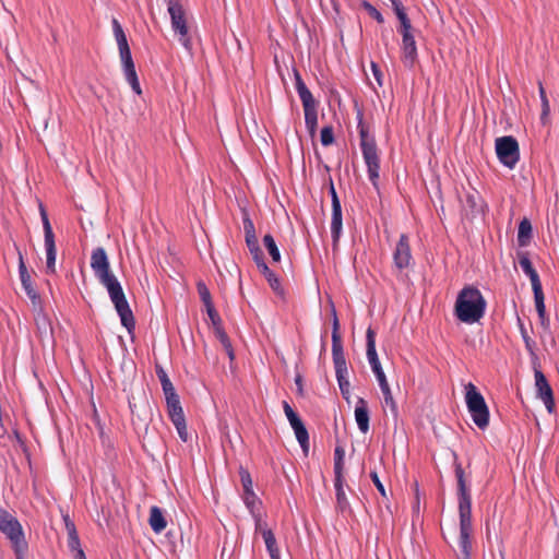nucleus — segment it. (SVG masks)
Here are the masks:
<instances>
[{
  "label": "nucleus",
  "mask_w": 559,
  "mask_h": 559,
  "mask_svg": "<svg viewBox=\"0 0 559 559\" xmlns=\"http://www.w3.org/2000/svg\"><path fill=\"white\" fill-rule=\"evenodd\" d=\"M486 300L475 286H465L457 295L454 312L464 323L478 322L485 314Z\"/></svg>",
  "instance_id": "f257e3e1"
},
{
  "label": "nucleus",
  "mask_w": 559,
  "mask_h": 559,
  "mask_svg": "<svg viewBox=\"0 0 559 559\" xmlns=\"http://www.w3.org/2000/svg\"><path fill=\"white\" fill-rule=\"evenodd\" d=\"M357 129L359 132L360 148L364 160L367 166L369 180L371 181L372 186L378 190V181L380 177V156L378 153L376 139L374 136L369 134V129L364 122L361 112H358Z\"/></svg>",
  "instance_id": "f03ea898"
},
{
  "label": "nucleus",
  "mask_w": 559,
  "mask_h": 559,
  "mask_svg": "<svg viewBox=\"0 0 559 559\" xmlns=\"http://www.w3.org/2000/svg\"><path fill=\"white\" fill-rule=\"evenodd\" d=\"M100 284L107 288L110 300L120 317L122 325L131 332L135 326V320L121 284L116 276L107 278L105 282H100Z\"/></svg>",
  "instance_id": "7ed1b4c3"
},
{
  "label": "nucleus",
  "mask_w": 559,
  "mask_h": 559,
  "mask_svg": "<svg viewBox=\"0 0 559 559\" xmlns=\"http://www.w3.org/2000/svg\"><path fill=\"white\" fill-rule=\"evenodd\" d=\"M457 481L460 530H473L472 526V498L465 480V473L460 463L455 464Z\"/></svg>",
  "instance_id": "20e7f679"
},
{
  "label": "nucleus",
  "mask_w": 559,
  "mask_h": 559,
  "mask_svg": "<svg viewBox=\"0 0 559 559\" xmlns=\"http://www.w3.org/2000/svg\"><path fill=\"white\" fill-rule=\"evenodd\" d=\"M465 389V401L473 421L479 429L484 430L489 425V409L485 399L473 383L469 382Z\"/></svg>",
  "instance_id": "39448f33"
},
{
  "label": "nucleus",
  "mask_w": 559,
  "mask_h": 559,
  "mask_svg": "<svg viewBox=\"0 0 559 559\" xmlns=\"http://www.w3.org/2000/svg\"><path fill=\"white\" fill-rule=\"evenodd\" d=\"M531 361L534 371L537 396L543 401L548 413L551 414L555 412L554 392L542 370L539 358L535 352H532Z\"/></svg>",
  "instance_id": "423d86ee"
},
{
  "label": "nucleus",
  "mask_w": 559,
  "mask_h": 559,
  "mask_svg": "<svg viewBox=\"0 0 559 559\" xmlns=\"http://www.w3.org/2000/svg\"><path fill=\"white\" fill-rule=\"evenodd\" d=\"M167 413L168 416L177 429L178 436L181 441L187 442L189 440V433L187 430L186 417L180 403L179 395L176 391L165 394Z\"/></svg>",
  "instance_id": "0eeeda50"
},
{
  "label": "nucleus",
  "mask_w": 559,
  "mask_h": 559,
  "mask_svg": "<svg viewBox=\"0 0 559 559\" xmlns=\"http://www.w3.org/2000/svg\"><path fill=\"white\" fill-rule=\"evenodd\" d=\"M496 153L499 162L513 169L520 159L519 143L512 135H504L496 140Z\"/></svg>",
  "instance_id": "6e6552de"
},
{
  "label": "nucleus",
  "mask_w": 559,
  "mask_h": 559,
  "mask_svg": "<svg viewBox=\"0 0 559 559\" xmlns=\"http://www.w3.org/2000/svg\"><path fill=\"white\" fill-rule=\"evenodd\" d=\"M40 217L43 222L44 228V239H45V248H46V272L48 274L56 273V242H55V234L52 231L51 224L48 218V214L43 204L39 205Z\"/></svg>",
  "instance_id": "1a4fd4ad"
},
{
  "label": "nucleus",
  "mask_w": 559,
  "mask_h": 559,
  "mask_svg": "<svg viewBox=\"0 0 559 559\" xmlns=\"http://www.w3.org/2000/svg\"><path fill=\"white\" fill-rule=\"evenodd\" d=\"M0 532L7 536L11 545L25 540L21 523L3 508H0Z\"/></svg>",
  "instance_id": "9d476101"
},
{
  "label": "nucleus",
  "mask_w": 559,
  "mask_h": 559,
  "mask_svg": "<svg viewBox=\"0 0 559 559\" xmlns=\"http://www.w3.org/2000/svg\"><path fill=\"white\" fill-rule=\"evenodd\" d=\"M283 409L292 428L294 429L297 441L302 450L307 451L309 445V435L302 420L286 401H283Z\"/></svg>",
  "instance_id": "9b49d317"
},
{
  "label": "nucleus",
  "mask_w": 559,
  "mask_h": 559,
  "mask_svg": "<svg viewBox=\"0 0 559 559\" xmlns=\"http://www.w3.org/2000/svg\"><path fill=\"white\" fill-rule=\"evenodd\" d=\"M460 201L462 203V210L468 218H474L485 213L486 204L476 189L465 191L464 200L460 199Z\"/></svg>",
  "instance_id": "f8f14e48"
},
{
  "label": "nucleus",
  "mask_w": 559,
  "mask_h": 559,
  "mask_svg": "<svg viewBox=\"0 0 559 559\" xmlns=\"http://www.w3.org/2000/svg\"><path fill=\"white\" fill-rule=\"evenodd\" d=\"M91 267L99 282L115 276L110 271V264L104 248L98 247L93 250L91 255Z\"/></svg>",
  "instance_id": "ddd939ff"
},
{
  "label": "nucleus",
  "mask_w": 559,
  "mask_h": 559,
  "mask_svg": "<svg viewBox=\"0 0 559 559\" xmlns=\"http://www.w3.org/2000/svg\"><path fill=\"white\" fill-rule=\"evenodd\" d=\"M412 260L409 239L406 234H402L393 252V261L399 270L406 269Z\"/></svg>",
  "instance_id": "4468645a"
},
{
  "label": "nucleus",
  "mask_w": 559,
  "mask_h": 559,
  "mask_svg": "<svg viewBox=\"0 0 559 559\" xmlns=\"http://www.w3.org/2000/svg\"><path fill=\"white\" fill-rule=\"evenodd\" d=\"M19 273H20L22 286H23L26 295L31 299L32 304L34 306L39 305L40 296L36 292V289L33 287L31 275L28 274L27 267L24 263L21 252H19Z\"/></svg>",
  "instance_id": "2eb2a0df"
},
{
  "label": "nucleus",
  "mask_w": 559,
  "mask_h": 559,
  "mask_svg": "<svg viewBox=\"0 0 559 559\" xmlns=\"http://www.w3.org/2000/svg\"><path fill=\"white\" fill-rule=\"evenodd\" d=\"M295 86L299 98L302 103L304 109L318 107V102L313 97L310 90L305 84L299 71L294 69Z\"/></svg>",
  "instance_id": "dca6fc26"
},
{
  "label": "nucleus",
  "mask_w": 559,
  "mask_h": 559,
  "mask_svg": "<svg viewBox=\"0 0 559 559\" xmlns=\"http://www.w3.org/2000/svg\"><path fill=\"white\" fill-rule=\"evenodd\" d=\"M417 46L414 35L402 37V60L408 68H413L417 61Z\"/></svg>",
  "instance_id": "f3484780"
},
{
  "label": "nucleus",
  "mask_w": 559,
  "mask_h": 559,
  "mask_svg": "<svg viewBox=\"0 0 559 559\" xmlns=\"http://www.w3.org/2000/svg\"><path fill=\"white\" fill-rule=\"evenodd\" d=\"M258 270L261 272V274L265 277L270 287L272 290L280 297H284L285 292L281 285L280 277L269 267L265 260L255 263Z\"/></svg>",
  "instance_id": "a211bd4d"
},
{
  "label": "nucleus",
  "mask_w": 559,
  "mask_h": 559,
  "mask_svg": "<svg viewBox=\"0 0 559 559\" xmlns=\"http://www.w3.org/2000/svg\"><path fill=\"white\" fill-rule=\"evenodd\" d=\"M342 205L340 198H334V205H332V219H331V234L333 246L335 247L340 240L342 233Z\"/></svg>",
  "instance_id": "6ab92c4d"
},
{
  "label": "nucleus",
  "mask_w": 559,
  "mask_h": 559,
  "mask_svg": "<svg viewBox=\"0 0 559 559\" xmlns=\"http://www.w3.org/2000/svg\"><path fill=\"white\" fill-rule=\"evenodd\" d=\"M167 11L170 15L171 28L187 23L186 10L180 0H167Z\"/></svg>",
  "instance_id": "aec40b11"
},
{
  "label": "nucleus",
  "mask_w": 559,
  "mask_h": 559,
  "mask_svg": "<svg viewBox=\"0 0 559 559\" xmlns=\"http://www.w3.org/2000/svg\"><path fill=\"white\" fill-rule=\"evenodd\" d=\"M207 316L213 324L214 334L221 341L224 349H231V344L229 342L228 335L226 334L222 326V319L216 309L207 312Z\"/></svg>",
  "instance_id": "412c9836"
},
{
  "label": "nucleus",
  "mask_w": 559,
  "mask_h": 559,
  "mask_svg": "<svg viewBox=\"0 0 559 559\" xmlns=\"http://www.w3.org/2000/svg\"><path fill=\"white\" fill-rule=\"evenodd\" d=\"M355 419L359 430L366 433L369 430V411L367 402L361 397L356 403Z\"/></svg>",
  "instance_id": "4be33fe9"
},
{
  "label": "nucleus",
  "mask_w": 559,
  "mask_h": 559,
  "mask_svg": "<svg viewBox=\"0 0 559 559\" xmlns=\"http://www.w3.org/2000/svg\"><path fill=\"white\" fill-rule=\"evenodd\" d=\"M148 524L152 531L156 534L162 533L166 526L167 521L164 516L162 509L157 506H153L150 509Z\"/></svg>",
  "instance_id": "5701e85b"
},
{
  "label": "nucleus",
  "mask_w": 559,
  "mask_h": 559,
  "mask_svg": "<svg viewBox=\"0 0 559 559\" xmlns=\"http://www.w3.org/2000/svg\"><path fill=\"white\" fill-rule=\"evenodd\" d=\"M519 264L522 267L523 272L530 277L532 288L542 286L539 275L537 271L534 269L527 253H520Z\"/></svg>",
  "instance_id": "b1692460"
},
{
  "label": "nucleus",
  "mask_w": 559,
  "mask_h": 559,
  "mask_svg": "<svg viewBox=\"0 0 559 559\" xmlns=\"http://www.w3.org/2000/svg\"><path fill=\"white\" fill-rule=\"evenodd\" d=\"M333 361L337 381L348 379V369L344 352H333Z\"/></svg>",
  "instance_id": "393cba45"
},
{
  "label": "nucleus",
  "mask_w": 559,
  "mask_h": 559,
  "mask_svg": "<svg viewBox=\"0 0 559 559\" xmlns=\"http://www.w3.org/2000/svg\"><path fill=\"white\" fill-rule=\"evenodd\" d=\"M265 547L270 554L271 559H281L280 549L277 547L276 538L271 528H263L262 536Z\"/></svg>",
  "instance_id": "a878e982"
},
{
  "label": "nucleus",
  "mask_w": 559,
  "mask_h": 559,
  "mask_svg": "<svg viewBox=\"0 0 559 559\" xmlns=\"http://www.w3.org/2000/svg\"><path fill=\"white\" fill-rule=\"evenodd\" d=\"M532 239V224L527 218H523L519 224L518 229V243L520 247H525Z\"/></svg>",
  "instance_id": "bb28decb"
},
{
  "label": "nucleus",
  "mask_w": 559,
  "mask_h": 559,
  "mask_svg": "<svg viewBox=\"0 0 559 559\" xmlns=\"http://www.w3.org/2000/svg\"><path fill=\"white\" fill-rule=\"evenodd\" d=\"M174 33L178 36V40L183 46V48L191 52L192 51V39L189 32L188 23L180 24L178 26L173 27Z\"/></svg>",
  "instance_id": "cd10ccee"
},
{
  "label": "nucleus",
  "mask_w": 559,
  "mask_h": 559,
  "mask_svg": "<svg viewBox=\"0 0 559 559\" xmlns=\"http://www.w3.org/2000/svg\"><path fill=\"white\" fill-rule=\"evenodd\" d=\"M246 245L252 255L254 263H258L264 259V254L259 246L257 235L245 237Z\"/></svg>",
  "instance_id": "c85d7f7f"
},
{
  "label": "nucleus",
  "mask_w": 559,
  "mask_h": 559,
  "mask_svg": "<svg viewBox=\"0 0 559 559\" xmlns=\"http://www.w3.org/2000/svg\"><path fill=\"white\" fill-rule=\"evenodd\" d=\"M305 111V123L308 129V132L311 136L316 135L317 127H318V111L317 107L304 109Z\"/></svg>",
  "instance_id": "c756f323"
},
{
  "label": "nucleus",
  "mask_w": 559,
  "mask_h": 559,
  "mask_svg": "<svg viewBox=\"0 0 559 559\" xmlns=\"http://www.w3.org/2000/svg\"><path fill=\"white\" fill-rule=\"evenodd\" d=\"M263 245L265 249L267 250L270 257L272 258L273 262H280L281 261V252L278 250V247L274 240V237L271 234H266L263 237Z\"/></svg>",
  "instance_id": "7c9ffc66"
},
{
  "label": "nucleus",
  "mask_w": 559,
  "mask_h": 559,
  "mask_svg": "<svg viewBox=\"0 0 559 559\" xmlns=\"http://www.w3.org/2000/svg\"><path fill=\"white\" fill-rule=\"evenodd\" d=\"M123 72L126 75V80L131 85L132 91L140 95L142 93V90L135 71V66L133 64L130 67H124Z\"/></svg>",
  "instance_id": "2f4dec72"
},
{
  "label": "nucleus",
  "mask_w": 559,
  "mask_h": 559,
  "mask_svg": "<svg viewBox=\"0 0 559 559\" xmlns=\"http://www.w3.org/2000/svg\"><path fill=\"white\" fill-rule=\"evenodd\" d=\"M473 530H460L459 547L461 555H471L472 550V535Z\"/></svg>",
  "instance_id": "473e14b6"
},
{
  "label": "nucleus",
  "mask_w": 559,
  "mask_h": 559,
  "mask_svg": "<svg viewBox=\"0 0 559 559\" xmlns=\"http://www.w3.org/2000/svg\"><path fill=\"white\" fill-rule=\"evenodd\" d=\"M155 370H156V374L160 381L164 394L176 391L170 379L168 378L166 371L158 362L155 364Z\"/></svg>",
  "instance_id": "72a5a7b5"
},
{
  "label": "nucleus",
  "mask_w": 559,
  "mask_h": 559,
  "mask_svg": "<svg viewBox=\"0 0 559 559\" xmlns=\"http://www.w3.org/2000/svg\"><path fill=\"white\" fill-rule=\"evenodd\" d=\"M533 293H534L536 311L538 313V317L543 320L546 314V308H545V301H544L545 296H544L543 287L542 286L534 287Z\"/></svg>",
  "instance_id": "f704fd0d"
},
{
  "label": "nucleus",
  "mask_w": 559,
  "mask_h": 559,
  "mask_svg": "<svg viewBox=\"0 0 559 559\" xmlns=\"http://www.w3.org/2000/svg\"><path fill=\"white\" fill-rule=\"evenodd\" d=\"M538 90H539V97L542 102V114H540V121L543 124L547 123L548 116L550 114V106L549 100L546 95V91L542 84V82L538 83Z\"/></svg>",
  "instance_id": "c9c22d12"
},
{
  "label": "nucleus",
  "mask_w": 559,
  "mask_h": 559,
  "mask_svg": "<svg viewBox=\"0 0 559 559\" xmlns=\"http://www.w3.org/2000/svg\"><path fill=\"white\" fill-rule=\"evenodd\" d=\"M378 352H367L369 364L374 372L378 382L382 381V379H386L385 374L382 370L381 364L378 358Z\"/></svg>",
  "instance_id": "e433bc0d"
},
{
  "label": "nucleus",
  "mask_w": 559,
  "mask_h": 559,
  "mask_svg": "<svg viewBox=\"0 0 559 559\" xmlns=\"http://www.w3.org/2000/svg\"><path fill=\"white\" fill-rule=\"evenodd\" d=\"M345 451L342 447H336L334 450V475L335 477H343Z\"/></svg>",
  "instance_id": "4c0bfd02"
},
{
  "label": "nucleus",
  "mask_w": 559,
  "mask_h": 559,
  "mask_svg": "<svg viewBox=\"0 0 559 559\" xmlns=\"http://www.w3.org/2000/svg\"><path fill=\"white\" fill-rule=\"evenodd\" d=\"M246 507L252 516H255L259 504L261 503L253 490L245 491L242 496Z\"/></svg>",
  "instance_id": "58836bf2"
},
{
  "label": "nucleus",
  "mask_w": 559,
  "mask_h": 559,
  "mask_svg": "<svg viewBox=\"0 0 559 559\" xmlns=\"http://www.w3.org/2000/svg\"><path fill=\"white\" fill-rule=\"evenodd\" d=\"M343 484H344V477H338V478L335 477L334 487L336 490V499H337V504L342 510L345 509L347 506V499H346V495H345V491L343 488Z\"/></svg>",
  "instance_id": "ea45409f"
},
{
  "label": "nucleus",
  "mask_w": 559,
  "mask_h": 559,
  "mask_svg": "<svg viewBox=\"0 0 559 559\" xmlns=\"http://www.w3.org/2000/svg\"><path fill=\"white\" fill-rule=\"evenodd\" d=\"M360 7L372 17L379 24L384 23V19L379 10H377L376 7H373L369 1L362 0L360 2Z\"/></svg>",
  "instance_id": "a19ab883"
},
{
  "label": "nucleus",
  "mask_w": 559,
  "mask_h": 559,
  "mask_svg": "<svg viewBox=\"0 0 559 559\" xmlns=\"http://www.w3.org/2000/svg\"><path fill=\"white\" fill-rule=\"evenodd\" d=\"M333 332H332V349H343L341 335L338 333V320L336 317L335 309H333Z\"/></svg>",
  "instance_id": "79ce46f5"
},
{
  "label": "nucleus",
  "mask_w": 559,
  "mask_h": 559,
  "mask_svg": "<svg viewBox=\"0 0 559 559\" xmlns=\"http://www.w3.org/2000/svg\"><path fill=\"white\" fill-rule=\"evenodd\" d=\"M239 476H240V481H241V485L243 488V492L253 490V483H252V478H251L249 471L247 468H245L243 466H240L239 467Z\"/></svg>",
  "instance_id": "37998d69"
},
{
  "label": "nucleus",
  "mask_w": 559,
  "mask_h": 559,
  "mask_svg": "<svg viewBox=\"0 0 559 559\" xmlns=\"http://www.w3.org/2000/svg\"><path fill=\"white\" fill-rule=\"evenodd\" d=\"M334 131L332 126H325L321 129L320 141L323 146L334 143Z\"/></svg>",
  "instance_id": "c03bdc74"
},
{
  "label": "nucleus",
  "mask_w": 559,
  "mask_h": 559,
  "mask_svg": "<svg viewBox=\"0 0 559 559\" xmlns=\"http://www.w3.org/2000/svg\"><path fill=\"white\" fill-rule=\"evenodd\" d=\"M242 224L245 230V237L255 235V228L250 215L246 209H242Z\"/></svg>",
  "instance_id": "a18cd8bd"
},
{
  "label": "nucleus",
  "mask_w": 559,
  "mask_h": 559,
  "mask_svg": "<svg viewBox=\"0 0 559 559\" xmlns=\"http://www.w3.org/2000/svg\"><path fill=\"white\" fill-rule=\"evenodd\" d=\"M11 546L13 548L16 559H26V555L28 551V544H27L26 539L19 542L16 544H13Z\"/></svg>",
  "instance_id": "49530a36"
},
{
  "label": "nucleus",
  "mask_w": 559,
  "mask_h": 559,
  "mask_svg": "<svg viewBox=\"0 0 559 559\" xmlns=\"http://www.w3.org/2000/svg\"><path fill=\"white\" fill-rule=\"evenodd\" d=\"M390 1L392 3V9L400 22L403 21L404 19L405 20L409 19L401 0H390Z\"/></svg>",
  "instance_id": "de8ad7c7"
},
{
  "label": "nucleus",
  "mask_w": 559,
  "mask_h": 559,
  "mask_svg": "<svg viewBox=\"0 0 559 559\" xmlns=\"http://www.w3.org/2000/svg\"><path fill=\"white\" fill-rule=\"evenodd\" d=\"M197 290H198V294H199V297H200L201 301H207L209 302V299L212 298L210 289L207 288V286H206V284L204 282L199 281L197 283Z\"/></svg>",
  "instance_id": "09e8293b"
},
{
  "label": "nucleus",
  "mask_w": 559,
  "mask_h": 559,
  "mask_svg": "<svg viewBox=\"0 0 559 559\" xmlns=\"http://www.w3.org/2000/svg\"><path fill=\"white\" fill-rule=\"evenodd\" d=\"M399 33L402 35V37L404 36H411V35H414L413 32H414V28L412 26V23H411V20L407 19V20H403L400 22V27H399Z\"/></svg>",
  "instance_id": "8fccbe9b"
},
{
  "label": "nucleus",
  "mask_w": 559,
  "mask_h": 559,
  "mask_svg": "<svg viewBox=\"0 0 559 559\" xmlns=\"http://www.w3.org/2000/svg\"><path fill=\"white\" fill-rule=\"evenodd\" d=\"M366 349H376V332L371 326L366 331Z\"/></svg>",
  "instance_id": "3c124183"
},
{
  "label": "nucleus",
  "mask_w": 559,
  "mask_h": 559,
  "mask_svg": "<svg viewBox=\"0 0 559 559\" xmlns=\"http://www.w3.org/2000/svg\"><path fill=\"white\" fill-rule=\"evenodd\" d=\"M119 55H120V59H121L123 68L134 64L130 48L119 51Z\"/></svg>",
  "instance_id": "603ef678"
},
{
  "label": "nucleus",
  "mask_w": 559,
  "mask_h": 559,
  "mask_svg": "<svg viewBox=\"0 0 559 559\" xmlns=\"http://www.w3.org/2000/svg\"><path fill=\"white\" fill-rule=\"evenodd\" d=\"M370 478H371L372 483L374 484V486L377 487L378 491L381 493V496L386 497L385 488H384L383 484L381 483V480L378 476V473L376 471H372L370 473Z\"/></svg>",
  "instance_id": "864d4df0"
},
{
  "label": "nucleus",
  "mask_w": 559,
  "mask_h": 559,
  "mask_svg": "<svg viewBox=\"0 0 559 559\" xmlns=\"http://www.w3.org/2000/svg\"><path fill=\"white\" fill-rule=\"evenodd\" d=\"M68 547L72 552L76 551V549H82L78 534L68 536Z\"/></svg>",
  "instance_id": "5fc2aeb1"
},
{
  "label": "nucleus",
  "mask_w": 559,
  "mask_h": 559,
  "mask_svg": "<svg viewBox=\"0 0 559 559\" xmlns=\"http://www.w3.org/2000/svg\"><path fill=\"white\" fill-rule=\"evenodd\" d=\"M371 70H372V74H373L376 81L378 82L379 86H382L383 85V82H382L383 74H382L380 67L374 61H371Z\"/></svg>",
  "instance_id": "6e6d98bb"
},
{
  "label": "nucleus",
  "mask_w": 559,
  "mask_h": 559,
  "mask_svg": "<svg viewBox=\"0 0 559 559\" xmlns=\"http://www.w3.org/2000/svg\"><path fill=\"white\" fill-rule=\"evenodd\" d=\"M112 31L116 39L126 36L124 31L117 19H112Z\"/></svg>",
  "instance_id": "4d7b16f0"
},
{
  "label": "nucleus",
  "mask_w": 559,
  "mask_h": 559,
  "mask_svg": "<svg viewBox=\"0 0 559 559\" xmlns=\"http://www.w3.org/2000/svg\"><path fill=\"white\" fill-rule=\"evenodd\" d=\"M68 536L76 535V528L74 523L70 520L69 515L63 516Z\"/></svg>",
  "instance_id": "13d9d810"
},
{
  "label": "nucleus",
  "mask_w": 559,
  "mask_h": 559,
  "mask_svg": "<svg viewBox=\"0 0 559 559\" xmlns=\"http://www.w3.org/2000/svg\"><path fill=\"white\" fill-rule=\"evenodd\" d=\"M338 382V386H340V390H341V393L342 395L345 397V399H348V394H349V381L348 379L346 380H341V381H337Z\"/></svg>",
  "instance_id": "bf43d9fd"
},
{
  "label": "nucleus",
  "mask_w": 559,
  "mask_h": 559,
  "mask_svg": "<svg viewBox=\"0 0 559 559\" xmlns=\"http://www.w3.org/2000/svg\"><path fill=\"white\" fill-rule=\"evenodd\" d=\"M253 518L255 520V532L261 533V535L263 536V528H269L267 524L262 521L261 516L258 513H255V516Z\"/></svg>",
  "instance_id": "052dcab7"
},
{
  "label": "nucleus",
  "mask_w": 559,
  "mask_h": 559,
  "mask_svg": "<svg viewBox=\"0 0 559 559\" xmlns=\"http://www.w3.org/2000/svg\"><path fill=\"white\" fill-rule=\"evenodd\" d=\"M379 385L381 388V391L383 393V396H389V395H392L391 394V390H390V386H389V383L386 381V379H382V381L379 382Z\"/></svg>",
  "instance_id": "680f3d73"
},
{
  "label": "nucleus",
  "mask_w": 559,
  "mask_h": 559,
  "mask_svg": "<svg viewBox=\"0 0 559 559\" xmlns=\"http://www.w3.org/2000/svg\"><path fill=\"white\" fill-rule=\"evenodd\" d=\"M379 385L381 388V391L383 393V396H389V395H392L391 394V390H390V386H389V383L386 381V379H382V381L379 382Z\"/></svg>",
  "instance_id": "e2e57ef3"
},
{
  "label": "nucleus",
  "mask_w": 559,
  "mask_h": 559,
  "mask_svg": "<svg viewBox=\"0 0 559 559\" xmlns=\"http://www.w3.org/2000/svg\"><path fill=\"white\" fill-rule=\"evenodd\" d=\"M379 385L381 388V391L383 393V396H389V395H392L391 394V390H390V386H389V383L386 381V379H382V381L379 382Z\"/></svg>",
  "instance_id": "0e129e2a"
},
{
  "label": "nucleus",
  "mask_w": 559,
  "mask_h": 559,
  "mask_svg": "<svg viewBox=\"0 0 559 559\" xmlns=\"http://www.w3.org/2000/svg\"><path fill=\"white\" fill-rule=\"evenodd\" d=\"M116 41H117L119 51L130 48L128 40H127V36L117 38Z\"/></svg>",
  "instance_id": "69168bd1"
},
{
  "label": "nucleus",
  "mask_w": 559,
  "mask_h": 559,
  "mask_svg": "<svg viewBox=\"0 0 559 559\" xmlns=\"http://www.w3.org/2000/svg\"><path fill=\"white\" fill-rule=\"evenodd\" d=\"M329 192H330V195H331L332 205H334V198H338V195H337V192H336V190L334 188V183H333V180H332L331 177H330Z\"/></svg>",
  "instance_id": "338daca9"
},
{
  "label": "nucleus",
  "mask_w": 559,
  "mask_h": 559,
  "mask_svg": "<svg viewBox=\"0 0 559 559\" xmlns=\"http://www.w3.org/2000/svg\"><path fill=\"white\" fill-rule=\"evenodd\" d=\"M73 559H86L85 552L83 549H76V551H73Z\"/></svg>",
  "instance_id": "774afa93"
}]
</instances>
